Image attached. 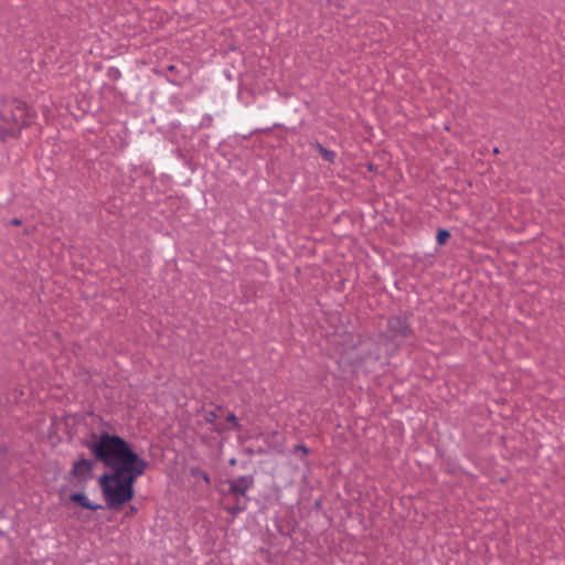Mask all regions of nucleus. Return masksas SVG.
Listing matches in <instances>:
<instances>
[{
  "label": "nucleus",
  "instance_id": "7ed1b4c3",
  "mask_svg": "<svg viewBox=\"0 0 565 565\" xmlns=\"http://www.w3.org/2000/svg\"><path fill=\"white\" fill-rule=\"evenodd\" d=\"M228 493H232L237 497L236 504L232 509V512H241L246 508V503L245 501H241V497L244 498L246 495L247 490L254 484V478L250 475L241 476L238 478L228 480Z\"/></svg>",
  "mask_w": 565,
  "mask_h": 565
},
{
  "label": "nucleus",
  "instance_id": "1a4fd4ad",
  "mask_svg": "<svg viewBox=\"0 0 565 565\" xmlns=\"http://www.w3.org/2000/svg\"><path fill=\"white\" fill-rule=\"evenodd\" d=\"M294 451L297 452V451H301L303 452L305 455L308 454V449L306 448V446L303 445H296L295 448H294Z\"/></svg>",
  "mask_w": 565,
  "mask_h": 565
},
{
  "label": "nucleus",
  "instance_id": "6e6552de",
  "mask_svg": "<svg viewBox=\"0 0 565 565\" xmlns=\"http://www.w3.org/2000/svg\"><path fill=\"white\" fill-rule=\"evenodd\" d=\"M450 237V233L446 230H439L437 233V243L439 245H443L447 242V239Z\"/></svg>",
  "mask_w": 565,
  "mask_h": 565
},
{
  "label": "nucleus",
  "instance_id": "423d86ee",
  "mask_svg": "<svg viewBox=\"0 0 565 565\" xmlns=\"http://www.w3.org/2000/svg\"><path fill=\"white\" fill-rule=\"evenodd\" d=\"M71 500L76 502L82 508L88 509L92 511H97L103 508L100 504H95V503L90 502L84 493H74L71 495Z\"/></svg>",
  "mask_w": 565,
  "mask_h": 565
},
{
  "label": "nucleus",
  "instance_id": "9d476101",
  "mask_svg": "<svg viewBox=\"0 0 565 565\" xmlns=\"http://www.w3.org/2000/svg\"><path fill=\"white\" fill-rule=\"evenodd\" d=\"M9 223H10L11 225L18 226V225H20L22 222H21V220H20V218H12V220H10V222H9Z\"/></svg>",
  "mask_w": 565,
  "mask_h": 565
},
{
  "label": "nucleus",
  "instance_id": "9b49d317",
  "mask_svg": "<svg viewBox=\"0 0 565 565\" xmlns=\"http://www.w3.org/2000/svg\"><path fill=\"white\" fill-rule=\"evenodd\" d=\"M227 420L231 422V423H236V416L234 414H230L227 416Z\"/></svg>",
  "mask_w": 565,
  "mask_h": 565
},
{
  "label": "nucleus",
  "instance_id": "f03ea898",
  "mask_svg": "<svg viewBox=\"0 0 565 565\" xmlns=\"http://www.w3.org/2000/svg\"><path fill=\"white\" fill-rule=\"evenodd\" d=\"M28 106L24 102L11 99L0 109V135L17 137L21 128L28 122Z\"/></svg>",
  "mask_w": 565,
  "mask_h": 565
},
{
  "label": "nucleus",
  "instance_id": "39448f33",
  "mask_svg": "<svg viewBox=\"0 0 565 565\" xmlns=\"http://www.w3.org/2000/svg\"><path fill=\"white\" fill-rule=\"evenodd\" d=\"M94 462L89 459L82 458L73 463L71 475L82 480L93 477Z\"/></svg>",
  "mask_w": 565,
  "mask_h": 565
},
{
  "label": "nucleus",
  "instance_id": "0eeeda50",
  "mask_svg": "<svg viewBox=\"0 0 565 565\" xmlns=\"http://www.w3.org/2000/svg\"><path fill=\"white\" fill-rule=\"evenodd\" d=\"M316 149L320 153V156L328 162H333L335 159V153L332 150L324 148L321 143H316Z\"/></svg>",
  "mask_w": 565,
  "mask_h": 565
},
{
  "label": "nucleus",
  "instance_id": "20e7f679",
  "mask_svg": "<svg viewBox=\"0 0 565 565\" xmlns=\"http://www.w3.org/2000/svg\"><path fill=\"white\" fill-rule=\"evenodd\" d=\"M387 332L392 341L399 345L402 341L408 339L413 334V330L406 318L394 316L387 321Z\"/></svg>",
  "mask_w": 565,
  "mask_h": 565
},
{
  "label": "nucleus",
  "instance_id": "f257e3e1",
  "mask_svg": "<svg viewBox=\"0 0 565 565\" xmlns=\"http://www.w3.org/2000/svg\"><path fill=\"white\" fill-rule=\"evenodd\" d=\"M86 447L108 469L98 480L106 507L119 510L134 498V483L145 473L148 462L124 438L107 431L93 434Z\"/></svg>",
  "mask_w": 565,
  "mask_h": 565
}]
</instances>
